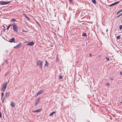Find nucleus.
I'll use <instances>...</instances> for the list:
<instances>
[{
  "mask_svg": "<svg viewBox=\"0 0 122 122\" xmlns=\"http://www.w3.org/2000/svg\"><path fill=\"white\" fill-rule=\"evenodd\" d=\"M46 61V63L45 65V66H46L47 67L49 65V64L48 63V62H47V61Z\"/></svg>",
  "mask_w": 122,
  "mask_h": 122,
  "instance_id": "nucleus-16",
  "label": "nucleus"
},
{
  "mask_svg": "<svg viewBox=\"0 0 122 122\" xmlns=\"http://www.w3.org/2000/svg\"><path fill=\"white\" fill-rule=\"evenodd\" d=\"M88 122H90L89 121H88Z\"/></svg>",
  "mask_w": 122,
  "mask_h": 122,
  "instance_id": "nucleus-45",
  "label": "nucleus"
},
{
  "mask_svg": "<svg viewBox=\"0 0 122 122\" xmlns=\"http://www.w3.org/2000/svg\"><path fill=\"white\" fill-rule=\"evenodd\" d=\"M119 29L120 30H121L122 29V25H120V27L119 28Z\"/></svg>",
  "mask_w": 122,
  "mask_h": 122,
  "instance_id": "nucleus-24",
  "label": "nucleus"
},
{
  "mask_svg": "<svg viewBox=\"0 0 122 122\" xmlns=\"http://www.w3.org/2000/svg\"><path fill=\"white\" fill-rule=\"evenodd\" d=\"M24 17L25 18L27 19V20H30V19L29 17L26 15H24Z\"/></svg>",
  "mask_w": 122,
  "mask_h": 122,
  "instance_id": "nucleus-14",
  "label": "nucleus"
},
{
  "mask_svg": "<svg viewBox=\"0 0 122 122\" xmlns=\"http://www.w3.org/2000/svg\"><path fill=\"white\" fill-rule=\"evenodd\" d=\"M15 39L13 37L12 38L10 39L9 40V42L10 43H12V42L15 43Z\"/></svg>",
  "mask_w": 122,
  "mask_h": 122,
  "instance_id": "nucleus-8",
  "label": "nucleus"
},
{
  "mask_svg": "<svg viewBox=\"0 0 122 122\" xmlns=\"http://www.w3.org/2000/svg\"><path fill=\"white\" fill-rule=\"evenodd\" d=\"M92 2L94 4L96 5L97 3L96 0H92Z\"/></svg>",
  "mask_w": 122,
  "mask_h": 122,
  "instance_id": "nucleus-19",
  "label": "nucleus"
},
{
  "mask_svg": "<svg viewBox=\"0 0 122 122\" xmlns=\"http://www.w3.org/2000/svg\"><path fill=\"white\" fill-rule=\"evenodd\" d=\"M119 102L120 103H122V100H119Z\"/></svg>",
  "mask_w": 122,
  "mask_h": 122,
  "instance_id": "nucleus-33",
  "label": "nucleus"
},
{
  "mask_svg": "<svg viewBox=\"0 0 122 122\" xmlns=\"http://www.w3.org/2000/svg\"><path fill=\"white\" fill-rule=\"evenodd\" d=\"M42 109H37L36 111H32L34 113L37 112H41L42 111Z\"/></svg>",
  "mask_w": 122,
  "mask_h": 122,
  "instance_id": "nucleus-10",
  "label": "nucleus"
},
{
  "mask_svg": "<svg viewBox=\"0 0 122 122\" xmlns=\"http://www.w3.org/2000/svg\"><path fill=\"white\" fill-rule=\"evenodd\" d=\"M10 29L11 30L12 29V27H10Z\"/></svg>",
  "mask_w": 122,
  "mask_h": 122,
  "instance_id": "nucleus-42",
  "label": "nucleus"
},
{
  "mask_svg": "<svg viewBox=\"0 0 122 122\" xmlns=\"http://www.w3.org/2000/svg\"><path fill=\"white\" fill-rule=\"evenodd\" d=\"M4 93L3 92H1V100H2V99L3 97L4 96Z\"/></svg>",
  "mask_w": 122,
  "mask_h": 122,
  "instance_id": "nucleus-22",
  "label": "nucleus"
},
{
  "mask_svg": "<svg viewBox=\"0 0 122 122\" xmlns=\"http://www.w3.org/2000/svg\"><path fill=\"white\" fill-rule=\"evenodd\" d=\"M73 1V0H69V1H70V3H72L73 2L72 1Z\"/></svg>",
  "mask_w": 122,
  "mask_h": 122,
  "instance_id": "nucleus-27",
  "label": "nucleus"
},
{
  "mask_svg": "<svg viewBox=\"0 0 122 122\" xmlns=\"http://www.w3.org/2000/svg\"><path fill=\"white\" fill-rule=\"evenodd\" d=\"M21 43H20L16 45V46H14V48L15 49H18L20 48L21 46Z\"/></svg>",
  "mask_w": 122,
  "mask_h": 122,
  "instance_id": "nucleus-5",
  "label": "nucleus"
},
{
  "mask_svg": "<svg viewBox=\"0 0 122 122\" xmlns=\"http://www.w3.org/2000/svg\"><path fill=\"white\" fill-rule=\"evenodd\" d=\"M80 107L81 108H83L84 107V106L83 104H81L80 105Z\"/></svg>",
  "mask_w": 122,
  "mask_h": 122,
  "instance_id": "nucleus-18",
  "label": "nucleus"
},
{
  "mask_svg": "<svg viewBox=\"0 0 122 122\" xmlns=\"http://www.w3.org/2000/svg\"><path fill=\"white\" fill-rule=\"evenodd\" d=\"M108 30V29H107V30H106V31H107H107Z\"/></svg>",
  "mask_w": 122,
  "mask_h": 122,
  "instance_id": "nucleus-43",
  "label": "nucleus"
},
{
  "mask_svg": "<svg viewBox=\"0 0 122 122\" xmlns=\"http://www.w3.org/2000/svg\"><path fill=\"white\" fill-rule=\"evenodd\" d=\"M82 36H87L86 34L85 33H83L82 34Z\"/></svg>",
  "mask_w": 122,
  "mask_h": 122,
  "instance_id": "nucleus-20",
  "label": "nucleus"
},
{
  "mask_svg": "<svg viewBox=\"0 0 122 122\" xmlns=\"http://www.w3.org/2000/svg\"><path fill=\"white\" fill-rule=\"evenodd\" d=\"M36 23L40 26V24H39V23L37 21H36Z\"/></svg>",
  "mask_w": 122,
  "mask_h": 122,
  "instance_id": "nucleus-34",
  "label": "nucleus"
},
{
  "mask_svg": "<svg viewBox=\"0 0 122 122\" xmlns=\"http://www.w3.org/2000/svg\"><path fill=\"white\" fill-rule=\"evenodd\" d=\"M4 99V98H3V102H4V99Z\"/></svg>",
  "mask_w": 122,
  "mask_h": 122,
  "instance_id": "nucleus-40",
  "label": "nucleus"
},
{
  "mask_svg": "<svg viewBox=\"0 0 122 122\" xmlns=\"http://www.w3.org/2000/svg\"><path fill=\"white\" fill-rule=\"evenodd\" d=\"M106 60H107L108 61H109V59L108 57H106Z\"/></svg>",
  "mask_w": 122,
  "mask_h": 122,
  "instance_id": "nucleus-31",
  "label": "nucleus"
},
{
  "mask_svg": "<svg viewBox=\"0 0 122 122\" xmlns=\"http://www.w3.org/2000/svg\"><path fill=\"white\" fill-rule=\"evenodd\" d=\"M8 84L7 82H5L3 83L2 85V87L1 88V91L3 92L5 91V90L6 89V86Z\"/></svg>",
  "mask_w": 122,
  "mask_h": 122,
  "instance_id": "nucleus-1",
  "label": "nucleus"
},
{
  "mask_svg": "<svg viewBox=\"0 0 122 122\" xmlns=\"http://www.w3.org/2000/svg\"><path fill=\"white\" fill-rule=\"evenodd\" d=\"M106 85L107 86H110V84L109 83H106Z\"/></svg>",
  "mask_w": 122,
  "mask_h": 122,
  "instance_id": "nucleus-23",
  "label": "nucleus"
},
{
  "mask_svg": "<svg viewBox=\"0 0 122 122\" xmlns=\"http://www.w3.org/2000/svg\"><path fill=\"white\" fill-rule=\"evenodd\" d=\"M41 99V98L39 97L37 99L35 102V105L36 106L39 103V101Z\"/></svg>",
  "mask_w": 122,
  "mask_h": 122,
  "instance_id": "nucleus-7",
  "label": "nucleus"
},
{
  "mask_svg": "<svg viewBox=\"0 0 122 122\" xmlns=\"http://www.w3.org/2000/svg\"><path fill=\"white\" fill-rule=\"evenodd\" d=\"M120 11L121 12L122 11V9H121V10H120Z\"/></svg>",
  "mask_w": 122,
  "mask_h": 122,
  "instance_id": "nucleus-39",
  "label": "nucleus"
},
{
  "mask_svg": "<svg viewBox=\"0 0 122 122\" xmlns=\"http://www.w3.org/2000/svg\"><path fill=\"white\" fill-rule=\"evenodd\" d=\"M120 75H122V72H120Z\"/></svg>",
  "mask_w": 122,
  "mask_h": 122,
  "instance_id": "nucleus-36",
  "label": "nucleus"
},
{
  "mask_svg": "<svg viewBox=\"0 0 122 122\" xmlns=\"http://www.w3.org/2000/svg\"><path fill=\"white\" fill-rule=\"evenodd\" d=\"M44 91V90L43 89L40 90L39 91L37 92V95L36 96V97H37L38 95H40L42 94Z\"/></svg>",
  "mask_w": 122,
  "mask_h": 122,
  "instance_id": "nucleus-6",
  "label": "nucleus"
},
{
  "mask_svg": "<svg viewBox=\"0 0 122 122\" xmlns=\"http://www.w3.org/2000/svg\"><path fill=\"white\" fill-rule=\"evenodd\" d=\"M119 2V1H118L117 2L115 3H113L109 5H107V6H108L110 7H111L112 6H114L115 5H116Z\"/></svg>",
  "mask_w": 122,
  "mask_h": 122,
  "instance_id": "nucleus-9",
  "label": "nucleus"
},
{
  "mask_svg": "<svg viewBox=\"0 0 122 122\" xmlns=\"http://www.w3.org/2000/svg\"><path fill=\"white\" fill-rule=\"evenodd\" d=\"M18 27L17 25H14L13 26V30L14 31L15 33H17L18 32Z\"/></svg>",
  "mask_w": 122,
  "mask_h": 122,
  "instance_id": "nucleus-3",
  "label": "nucleus"
},
{
  "mask_svg": "<svg viewBox=\"0 0 122 122\" xmlns=\"http://www.w3.org/2000/svg\"><path fill=\"white\" fill-rule=\"evenodd\" d=\"M10 93L9 92H7V93H6L4 97V99H6L9 96Z\"/></svg>",
  "mask_w": 122,
  "mask_h": 122,
  "instance_id": "nucleus-11",
  "label": "nucleus"
},
{
  "mask_svg": "<svg viewBox=\"0 0 122 122\" xmlns=\"http://www.w3.org/2000/svg\"><path fill=\"white\" fill-rule=\"evenodd\" d=\"M12 22V23L13 24V25H16V24H15V23H14V22Z\"/></svg>",
  "mask_w": 122,
  "mask_h": 122,
  "instance_id": "nucleus-29",
  "label": "nucleus"
},
{
  "mask_svg": "<svg viewBox=\"0 0 122 122\" xmlns=\"http://www.w3.org/2000/svg\"><path fill=\"white\" fill-rule=\"evenodd\" d=\"M29 43L30 46H32L34 44V43L33 41H31Z\"/></svg>",
  "mask_w": 122,
  "mask_h": 122,
  "instance_id": "nucleus-15",
  "label": "nucleus"
},
{
  "mask_svg": "<svg viewBox=\"0 0 122 122\" xmlns=\"http://www.w3.org/2000/svg\"><path fill=\"white\" fill-rule=\"evenodd\" d=\"M122 15V13L120 14H119L117 17H116V18H117L121 16V15Z\"/></svg>",
  "mask_w": 122,
  "mask_h": 122,
  "instance_id": "nucleus-21",
  "label": "nucleus"
},
{
  "mask_svg": "<svg viewBox=\"0 0 122 122\" xmlns=\"http://www.w3.org/2000/svg\"><path fill=\"white\" fill-rule=\"evenodd\" d=\"M10 1H0V5H3L10 4Z\"/></svg>",
  "mask_w": 122,
  "mask_h": 122,
  "instance_id": "nucleus-2",
  "label": "nucleus"
},
{
  "mask_svg": "<svg viewBox=\"0 0 122 122\" xmlns=\"http://www.w3.org/2000/svg\"><path fill=\"white\" fill-rule=\"evenodd\" d=\"M119 21H120L121 22H122V19L119 20Z\"/></svg>",
  "mask_w": 122,
  "mask_h": 122,
  "instance_id": "nucleus-35",
  "label": "nucleus"
},
{
  "mask_svg": "<svg viewBox=\"0 0 122 122\" xmlns=\"http://www.w3.org/2000/svg\"><path fill=\"white\" fill-rule=\"evenodd\" d=\"M89 56H92V55H91V54H89Z\"/></svg>",
  "mask_w": 122,
  "mask_h": 122,
  "instance_id": "nucleus-41",
  "label": "nucleus"
},
{
  "mask_svg": "<svg viewBox=\"0 0 122 122\" xmlns=\"http://www.w3.org/2000/svg\"><path fill=\"white\" fill-rule=\"evenodd\" d=\"M10 105L13 108L15 106V104L13 102H11Z\"/></svg>",
  "mask_w": 122,
  "mask_h": 122,
  "instance_id": "nucleus-12",
  "label": "nucleus"
},
{
  "mask_svg": "<svg viewBox=\"0 0 122 122\" xmlns=\"http://www.w3.org/2000/svg\"><path fill=\"white\" fill-rule=\"evenodd\" d=\"M120 12H121L120 11V10L118 11L117 13V15Z\"/></svg>",
  "mask_w": 122,
  "mask_h": 122,
  "instance_id": "nucleus-30",
  "label": "nucleus"
},
{
  "mask_svg": "<svg viewBox=\"0 0 122 122\" xmlns=\"http://www.w3.org/2000/svg\"><path fill=\"white\" fill-rule=\"evenodd\" d=\"M113 78H111L110 79V80H113Z\"/></svg>",
  "mask_w": 122,
  "mask_h": 122,
  "instance_id": "nucleus-38",
  "label": "nucleus"
},
{
  "mask_svg": "<svg viewBox=\"0 0 122 122\" xmlns=\"http://www.w3.org/2000/svg\"><path fill=\"white\" fill-rule=\"evenodd\" d=\"M120 36H117V39H119L120 38Z\"/></svg>",
  "mask_w": 122,
  "mask_h": 122,
  "instance_id": "nucleus-25",
  "label": "nucleus"
},
{
  "mask_svg": "<svg viewBox=\"0 0 122 122\" xmlns=\"http://www.w3.org/2000/svg\"><path fill=\"white\" fill-rule=\"evenodd\" d=\"M37 65L38 66H40V67L41 69L42 66V62L40 60H38L37 62Z\"/></svg>",
  "mask_w": 122,
  "mask_h": 122,
  "instance_id": "nucleus-4",
  "label": "nucleus"
},
{
  "mask_svg": "<svg viewBox=\"0 0 122 122\" xmlns=\"http://www.w3.org/2000/svg\"><path fill=\"white\" fill-rule=\"evenodd\" d=\"M51 46H53V45H51Z\"/></svg>",
  "mask_w": 122,
  "mask_h": 122,
  "instance_id": "nucleus-44",
  "label": "nucleus"
},
{
  "mask_svg": "<svg viewBox=\"0 0 122 122\" xmlns=\"http://www.w3.org/2000/svg\"><path fill=\"white\" fill-rule=\"evenodd\" d=\"M59 78L60 79H62V78L63 77L61 76H59Z\"/></svg>",
  "mask_w": 122,
  "mask_h": 122,
  "instance_id": "nucleus-26",
  "label": "nucleus"
},
{
  "mask_svg": "<svg viewBox=\"0 0 122 122\" xmlns=\"http://www.w3.org/2000/svg\"><path fill=\"white\" fill-rule=\"evenodd\" d=\"M56 112H53L51 113L49 115V116H52L54 113H55Z\"/></svg>",
  "mask_w": 122,
  "mask_h": 122,
  "instance_id": "nucleus-17",
  "label": "nucleus"
},
{
  "mask_svg": "<svg viewBox=\"0 0 122 122\" xmlns=\"http://www.w3.org/2000/svg\"><path fill=\"white\" fill-rule=\"evenodd\" d=\"M12 21L17 22V21L16 20V19L15 18H13L11 19L10 22H12Z\"/></svg>",
  "mask_w": 122,
  "mask_h": 122,
  "instance_id": "nucleus-13",
  "label": "nucleus"
},
{
  "mask_svg": "<svg viewBox=\"0 0 122 122\" xmlns=\"http://www.w3.org/2000/svg\"><path fill=\"white\" fill-rule=\"evenodd\" d=\"M10 27V26L9 25V26H8V27L7 28V30H8L9 29Z\"/></svg>",
  "mask_w": 122,
  "mask_h": 122,
  "instance_id": "nucleus-32",
  "label": "nucleus"
},
{
  "mask_svg": "<svg viewBox=\"0 0 122 122\" xmlns=\"http://www.w3.org/2000/svg\"><path fill=\"white\" fill-rule=\"evenodd\" d=\"M30 44V43H29H29H28V44H27V46L30 45V44Z\"/></svg>",
  "mask_w": 122,
  "mask_h": 122,
  "instance_id": "nucleus-37",
  "label": "nucleus"
},
{
  "mask_svg": "<svg viewBox=\"0 0 122 122\" xmlns=\"http://www.w3.org/2000/svg\"><path fill=\"white\" fill-rule=\"evenodd\" d=\"M9 25L10 26V27L11 26H13V24L12 23H11L10 24H9Z\"/></svg>",
  "mask_w": 122,
  "mask_h": 122,
  "instance_id": "nucleus-28",
  "label": "nucleus"
}]
</instances>
